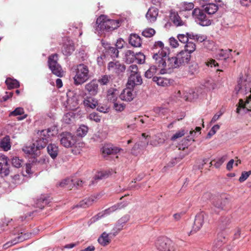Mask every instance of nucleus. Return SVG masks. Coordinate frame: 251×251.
Returning a JSON list of instances; mask_svg holds the SVG:
<instances>
[{
    "label": "nucleus",
    "instance_id": "1",
    "mask_svg": "<svg viewBox=\"0 0 251 251\" xmlns=\"http://www.w3.org/2000/svg\"><path fill=\"white\" fill-rule=\"evenodd\" d=\"M168 54L166 50H162L154 53L152 56L154 63L160 69V73L161 74L167 73L170 69L179 67L176 56L168 57Z\"/></svg>",
    "mask_w": 251,
    "mask_h": 251
},
{
    "label": "nucleus",
    "instance_id": "2",
    "mask_svg": "<svg viewBox=\"0 0 251 251\" xmlns=\"http://www.w3.org/2000/svg\"><path fill=\"white\" fill-rule=\"evenodd\" d=\"M90 78L89 70L88 66L84 64L77 65L76 74L74 77V84L75 85H80Z\"/></svg>",
    "mask_w": 251,
    "mask_h": 251
},
{
    "label": "nucleus",
    "instance_id": "3",
    "mask_svg": "<svg viewBox=\"0 0 251 251\" xmlns=\"http://www.w3.org/2000/svg\"><path fill=\"white\" fill-rule=\"evenodd\" d=\"M102 17H100L97 20L98 27L100 30L110 31L118 28L121 25V20L107 19L104 20Z\"/></svg>",
    "mask_w": 251,
    "mask_h": 251
},
{
    "label": "nucleus",
    "instance_id": "4",
    "mask_svg": "<svg viewBox=\"0 0 251 251\" xmlns=\"http://www.w3.org/2000/svg\"><path fill=\"white\" fill-rule=\"evenodd\" d=\"M58 54H52L48 57V65L53 74L58 77H62L63 72L61 65L58 63Z\"/></svg>",
    "mask_w": 251,
    "mask_h": 251
},
{
    "label": "nucleus",
    "instance_id": "5",
    "mask_svg": "<svg viewBox=\"0 0 251 251\" xmlns=\"http://www.w3.org/2000/svg\"><path fill=\"white\" fill-rule=\"evenodd\" d=\"M60 144L66 148L74 147L77 141L76 136L70 132H63L60 134Z\"/></svg>",
    "mask_w": 251,
    "mask_h": 251
},
{
    "label": "nucleus",
    "instance_id": "6",
    "mask_svg": "<svg viewBox=\"0 0 251 251\" xmlns=\"http://www.w3.org/2000/svg\"><path fill=\"white\" fill-rule=\"evenodd\" d=\"M172 244L171 241L164 237L158 238L155 243V247L159 251H174Z\"/></svg>",
    "mask_w": 251,
    "mask_h": 251
},
{
    "label": "nucleus",
    "instance_id": "7",
    "mask_svg": "<svg viewBox=\"0 0 251 251\" xmlns=\"http://www.w3.org/2000/svg\"><path fill=\"white\" fill-rule=\"evenodd\" d=\"M192 16L201 25L208 26L211 23V21L207 18L204 12L199 8H195L193 10Z\"/></svg>",
    "mask_w": 251,
    "mask_h": 251
},
{
    "label": "nucleus",
    "instance_id": "8",
    "mask_svg": "<svg viewBox=\"0 0 251 251\" xmlns=\"http://www.w3.org/2000/svg\"><path fill=\"white\" fill-rule=\"evenodd\" d=\"M107 69L111 73L119 75L125 71L126 67L124 63L119 61H113L108 63Z\"/></svg>",
    "mask_w": 251,
    "mask_h": 251
},
{
    "label": "nucleus",
    "instance_id": "9",
    "mask_svg": "<svg viewBox=\"0 0 251 251\" xmlns=\"http://www.w3.org/2000/svg\"><path fill=\"white\" fill-rule=\"evenodd\" d=\"M207 215L203 211L196 215L192 230L189 233V235L199 231L202 226Z\"/></svg>",
    "mask_w": 251,
    "mask_h": 251
},
{
    "label": "nucleus",
    "instance_id": "10",
    "mask_svg": "<svg viewBox=\"0 0 251 251\" xmlns=\"http://www.w3.org/2000/svg\"><path fill=\"white\" fill-rule=\"evenodd\" d=\"M9 164L7 157L3 154H0V174L2 176H7L9 174Z\"/></svg>",
    "mask_w": 251,
    "mask_h": 251
},
{
    "label": "nucleus",
    "instance_id": "11",
    "mask_svg": "<svg viewBox=\"0 0 251 251\" xmlns=\"http://www.w3.org/2000/svg\"><path fill=\"white\" fill-rule=\"evenodd\" d=\"M176 56L179 67L188 63L191 58V55L189 54V53L183 50L177 53Z\"/></svg>",
    "mask_w": 251,
    "mask_h": 251
},
{
    "label": "nucleus",
    "instance_id": "12",
    "mask_svg": "<svg viewBox=\"0 0 251 251\" xmlns=\"http://www.w3.org/2000/svg\"><path fill=\"white\" fill-rule=\"evenodd\" d=\"M119 97L121 100L126 101H131L135 97L133 90L130 88H126L123 90Z\"/></svg>",
    "mask_w": 251,
    "mask_h": 251
},
{
    "label": "nucleus",
    "instance_id": "13",
    "mask_svg": "<svg viewBox=\"0 0 251 251\" xmlns=\"http://www.w3.org/2000/svg\"><path fill=\"white\" fill-rule=\"evenodd\" d=\"M142 79L140 73L130 74L128 79L127 84L133 88L135 85H141Z\"/></svg>",
    "mask_w": 251,
    "mask_h": 251
},
{
    "label": "nucleus",
    "instance_id": "14",
    "mask_svg": "<svg viewBox=\"0 0 251 251\" xmlns=\"http://www.w3.org/2000/svg\"><path fill=\"white\" fill-rule=\"evenodd\" d=\"M38 132H40V135L44 136L50 141L51 137L57 134L58 129L56 126H52L47 129H43Z\"/></svg>",
    "mask_w": 251,
    "mask_h": 251
},
{
    "label": "nucleus",
    "instance_id": "15",
    "mask_svg": "<svg viewBox=\"0 0 251 251\" xmlns=\"http://www.w3.org/2000/svg\"><path fill=\"white\" fill-rule=\"evenodd\" d=\"M98 84L96 80H93L86 84L85 88L90 95L95 96L98 92Z\"/></svg>",
    "mask_w": 251,
    "mask_h": 251
},
{
    "label": "nucleus",
    "instance_id": "16",
    "mask_svg": "<svg viewBox=\"0 0 251 251\" xmlns=\"http://www.w3.org/2000/svg\"><path fill=\"white\" fill-rule=\"evenodd\" d=\"M128 42L132 46L138 48L141 47L142 40L141 37L137 34L132 33L128 38Z\"/></svg>",
    "mask_w": 251,
    "mask_h": 251
},
{
    "label": "nucleus",
    "instance_id": "17",
    "mask_svg": "<svg viewBox=\"0 0 251 251\" xmlns=\"http://www.w3.org/2000/svg\"><path fill=\"white\" fill-rule=\"evenodd\" d=\"M158 14V9L154 7H151L148 10L146 14L147 19L151 22H154L156 21Z\"/></svg>",
    "mask_w": 251,
    "mask_h": 251
},
{
    "label": "nucleus",
    "instance_id": "18",
    "mask_svg": "<svg viewBox=\"0 0 251 251\" xmlns=\"http://www.w3.org/2000/svg\"><path fill=\"white\" fill-rule=\"evenodd\" d=\"M39 135L38 139L37 140L35 143V146L37 150H40L45 147L47 144L49 142V139L47 138L42 135H40V132H38Z\"/></svg>",
    "mask_w": 251,
    "mask_h": 251
},
{
    "label": "nucleus",
    "instance_id": "19",
    "mask_svg": "<svg viewBox=\"0 0 251 251\" xmlns=\"http://www.w3.org/2000/svg\"><path fill=\"white\" fill-rule=\"evenodd\" d=\"M74 50V45L73 42L70 40L63 45L62 49L63 53L66 56L71 55Z\"/></svg>",
    "mask_w": 251,
    "mask_h": 251
},
{
    "label": "nucleus",
    "instance_id": "20",
    "mask_svg": "<svg viewBox=\"0 0 251 251\" xmlns=\"http://www.w3.org/2000/svg\"><path fill=\"white\" fill-rule=\"evenodd\" d=\"M47 151L51 158L54 159L58 154V147L54 144L50 143L47 146Z\"/></svg>",
    "mask_w": 251,
    "mask_h": 251
},
{
    "label": "nucleus",
    "instance_id": "21",
    "mask_svg": "<svg viewBox=\"0 0 251 251\" xmlns=\"http://www.w3.org/2000/svg\"><path fill=\"white\" fill-rule=\"evenodd\" d=\"M226 200L222 198L215 199L213 202V206L217 210H215L216 213H218L220 210L224 209L226 204Z\"/></svg>",
    "mask_w": 251,
    "mask_h": 251
},
{
    "label": "nucleus",
    "instance_id": "22",
    "mask_svg": "<svg viewBox=\"0 0 251 251\" xmlns=\"http://www.w3.org/2000/svg\"><path fill=\"white\" fill-rule=\"evenodd\" d=\"M96 198L94 196H91L88 198H86L81 201L76 206V207L87 208L91 205L95 201Z\"/></svg>",
    "mask_w": 251,
    "mask_h": 251
},
{
    "label": "nucleus",
    "instance_id": "23",
    "mask_svg": "<svg viewBox=\"0 0 251 251\" xmlns=\"http://www.w3.org/2000/svg\"><path fill=\"white\" fill-rule=\"evenodd\" d=\"M120 149L112 146H105L102 149V152L104 156L106 155L116 154L120 151Z\"/></svg>",
    "mask_w": 251,
    "mask_h": 251
},
{
    "label": "nucleus",
    "instance_id": "24",
    "mask_svg": "<svg viewBox=\"0 0 251 251\" xmlns=\"http://www.w3.org/2000/svg\"><path fill=\"white\" fill-rule=\"evenodd\" d=\"M111 233L108 234L105 232H103L98 239L99 243L102 246H106L108 245L111 242V239L109 237Z\"/></svg>",
    "mask_w": 251,
    "mask_h": 251
},
{
    "label": "nucleus",
    "instance_id": "25",
    "mask_svg": "<svg viewBox=\"0 0 251 251\" xmlns=\"http://www.w3.org/2000/svg\"><path fill=\"white\" fill-rule=\"evenodd\" d=\"M83 104L87 108H91L94 109L96 108L98 104V100L91 97H87L83 100Z\"/></svg>",
    "mask_w": 251,
    "mask_h": 251
},
{
    "label": "nucleus",
    "instance_id": "26",
    "mask_svg": "<svg viewBox=\"0 0 251 251\" xmlns=\"http://www.w3.org/2000/svg\"><path fill=\"white\" fill-rule=\"evenodd\" d=\"M232 50L231 49H228L224 50L223 49H221L219 50L218 52L217 53L216 56L217 58L221 60H226L227 58H228L231 56V52Z\"/></svg>",
    "mask_w": 251,
    "mask_h": 251
},
{
    "label": "nucleus",
    "instance_id": "27",
    "mask_svg": "<svg viewBox=\"0 0 251 251\" xmlns=\"http://www.w3.org/2000/svg\"><path fill=\"white\" fill-rule=\"evenodd\" d=\"M152 80L158 85L163 87L167 86L170 84V79L160 76H154L152 78Z\"/></svg>",
    "mask_w": 251,
    "mask_h": 251
},
{
    "label": "nucleus",
    "instance_id": "28",
    "mask_svg": "<svg viewBox=\"0 0 251 251\" xmlns=\"http://www.w3.org/2000/svg\"><path fill=\"white\" fill-rule=\"evenodd\" d=\"M170 16L171 20L176 26H180L183 25V22L177 13L171 10Z\"/></svg>",
    "mask_w": 251,
    "mask_h": 251
},
{
    "label": "nucleus",
    "instance_id": "29",
    "mask_svg": "<svg viewBox=\"0 0 251 251\" xmlns=\"http://www.w3.org/2000/svg\"><path fill=\"white\" fill-rule=\"evenodd\" d=\"M136 53L131 50H127L125 53V59L127 63H132L135 60Z\"/></svg>",
    "mask_w": 251,
    "mask_h": 251
},
{
    "label": "nucleus",
    "instance_id": "30",
    "mask_svg": "<svg viewBox=\"0 0 251 251\" xmlns=\"http://www.w3.org/2000/svg\"><path fill=\"white\" fill-rule=\"evenodd\" d=\"M218 7L215 3H208L204 6V10L209 15L214 14L218 10Z\"/></svg>",
    "mask_w": 251,
    "mask_h": 251
},
{
    "label": "nucleus",
    "instance_id": "31",
    "mask_svg": "<svg viewBox=\"0 0 251 251\" xmlns=\"http://www.w3.org/2000/svg\"><path fill=\"white\" fill-rule=\"evenodd\" d=\"M158 69H160L158 68V65L155 64L150 67V68L145 72V76L148 78H153L154 75L156 73Z\"/></svg>",
    "mask_w": 251,
    "mask_h": 251
},
{
    "label": "nucleus",
    "instance_id": "32",
    "mask_svg": "<svg viewBox=\"0 0 251 251\" xmlns=\"http://www.w3.org/2000/svg\"><path fill=\"white\" fill-rule=\"evenodd\" d=\"M50 202V200L44 196H42L37 200L36 206L40 209H43L44 206Z\"/></svg>",
    "mask_w": 251,
    "mask_h": 251
},
{
    "label": "nucleus",
    "instance_id": "33",
    "mask_svg": "<svg viewBox=\"0 0 251 251\" xmlns=\"http://www.w3.org/2000/svg\"><path fill=\"white\" fill-rule=\"evenodd\" d=\"M118 95V91L115 89H110L107 92V99L108 100L113 103L116 101L117 96Z\"/></svg>",
    "mask_w": 251,
    "mask_h": 251
},
{
    "label": "nucleus",
    "instance_id": "34",
    "mask_svg": "<svg viewBox=\"0 0 251 251\" xmlns=\"http://www.w3.org/2000/svg\"><path fill=\"white\" fill-rule=\"evenodd\" d=\"M5 83L8 89L17 88L20 86V84L18 81L16 79H12L11 78H7L5 80Z\"/></svg>",
    "mask_w": 251,
    "mask_h": 251
},
{
    "label": "nucleus",
    "instance_id": "35",
    "mask_svg": "<svg viewBox=\"0 0 251 251\" xmlns=\"http://www.w3.org/2000/svg\"><path fill=\"white\" fill-rule=\"evenodd\" d=\"M0 146L5 151L10 150L11 146L10 144V138L8 136H6L2 139L0 143Z\"/></svg>",
    "mask_w": 251,
    "mask_h": 251
},
{
    "label": "nucleus",
    "instance_id": "36",
    "mask_svg": "<svg viewBox=\"0 0 251 251\" xmlns=\"http://www.w3.org/2000/svg\"><path fill=\"white\" fill-rule=\"evenodd\" d=\"M37 150L35 144H33L30 146L24 147L23 149V151L27 154L33 155L35 154V151Z\"/></svg>",
    "mask_w": 251,
    "mask_h": 251
},
{
    "label": "nucleus",
    "instance_id": "37",
    "mask_svg": "<svg viewBox=\"0 0 251 251\" xmlns=\"http://www.w3.org/2000/svg\"><path fill=\"white\" fill-rule=\"evenodd\" d=\"M88 128L87 126L82 125L77 129L76 135L77 136L83 137L85 136L88 132Z\"/></svg>",
    "mask_w": 251,
    "mask_h": 251
},
{
    "label": "nucleus",
    "instance_id": "38",
    "mask_svg": "<svg viewBox=\"0 0 251 251\" xmlns=\"http://www.w3.org/2000/svg\"><path fill=\"white\" fill-rule=\"evenodd\" d=\"M107 53L112 58H117L119 55V50L118 49L114 47H108L107 50Z\"/></svg>",
    "mask_w": 251,
    "mask_h": 251
},
{
    "label": "nucleus",
    "instance_id": "39",
    "mask_svg": "<svg viewBox=\"0 0 251 251\" xmlns=\"http://www.w3.org/2000/svg\"><path fill=\"white\" fill-rule=\"evenodd\" d=\"M194 4L192 2H184L180 4V8L182 11H189L194 8Z\"/></svg>",
    "mask_w": 251,
    "mask_h": 251
},
{
    "label": "nucleus",
    "instance_id": "40",
    "mask_svg": "<svg viewBox=\"0 0 251 251\" xmlns=\"http://www.w3.org/2000/svg\"><path fill=\"white\" fill-rule=\"evenodd\" d=\"M196 50V45L192 42L189 41L185 45V50L184 51H187L191 53L194 51Z\"/></svg>",
    "mask_w": 251,
    "mask_h": 251
},
{
    "label": "nucleus",
    "instance_id": "41",
    "mask_svg": "<svg viewBox=\"0 0 251 251\" xmlns=\"http://www.w3.org/2000/svg\"><path fill=\"white\" fill-rule=\"evenodd\" d=\"M27 237L28 235H27L25 233L23 234L22 232H21V234H19L15 239L11 241V244L15 245L19 242H23L26 240Z\"/></svg>",
    "mask_w": 251,
    "mask_h": 251
},
{
    "label": "nucleus",
    "instance_id": "42",
    "mask_svg": "<svg viewBox=\"0 0 251 251\" xmlns=\"http://www.w3.org/2000/svg\"><path fill=\"white\" fill-rule=\"evenodd\" d=\"M226 156H223L221 158H218L216 161L213 160L211 161V164L213 165V163H214L213 165L216 168H219L222 164L226 160Z\"/></svg>",
    "mask_w": 251,
    "mask_h": 251
},
{
    "label": "nucleus",
    "instance_id": "43",
    "mask_svg": "<svg viewBox=\"0 0 251 251\" xmlns=\"http://www.w3.org/2000/svg\"><path fill=\"white\" fill-rule=\"evenodd\" d=\"M23 161L20 159L18 157H13L11 159V163L12 165L16 168H20L22 166Z\"/></svg>",
    "mask_w": 251,
    "mask_h": 251
},
{
    "label": "nucleus",
    "instance_id": "44",
    "mask_svg": "<svg viewBox=\"0 0 251 251\" xmlns=\"http://www.w3.org/2000/svg\"><path fill=\"white\" fill-rule=\"evenodd\" d=\"M155 33V31L153 28H147L142 31V35L147 38L153 36Z\"/></svg>",
    "mask_w": 251,
    "mask_h": 251
},
{
    "label": "nucleus",
    "instance_id": "45",
    "mask_svg": "<svg viewBox=\"0 0 251 251\" xmlns=\"http://www.w3.org/2000/svg\"><path fill=\"white\" fill-rule=\"evenodd\" d=\"M135 60L138 64H142L145 62V55L142 52H139L136 53Z\"/></svg>",
    "mask_w": 251,
    "mask_h": 251
},
{
    "label": "nucleus",
    "instance_id": "46",
    "mask_svg": "<svg viewBox=\"0 0 251 251\" xmlns=\"http://www.w3.org/2000/svg\"><path fill=\"white\" fill-rule=\"evenodd\" d=\"M198 66L196 63L192 64L189 67L188 73L190 75H194L198 72Z\"/></svg>",
    "mask_w": 251,
    "mask_h": 251
},
{
    "label": "nucleus",
    "instance_id": "47",
    "mask_svg": "<svg viewBox=\"0 0 251 251\" xmlns=\"http://www.w3.org/2000/svg\"><path fill=\"white\" fill-rule=\"evenodd\" d=\"M126 105L124 103H120L117 101L113 103V108L117 111L121 112L123 111Z\"/></svg>",
    "mask_w": 251,
    "mask_h": 251
},
{
    "label": "nucleus",
    "instance_id": "48",
    "mask_svg": "<svg viewBox=\"0 0 251 251\" xmlns=\"http://www.w3.org/2000/svg\"><path fill=\"white\" fill-rule=\"evenodd\" d=\"M111 77L108 75H104L98 80L99 82L101 85H107L109 82Z\"/></svg>",
    "mask_w": 251,
    "mask_h": 251
},
{
    "label": "nucleus",
    "instance_id": "49",
    "mask_svg": "<svg viewBox=\"0 0 251 251\" xmlns=\"http://www.w3.org/2000/svg\"><path fill=\"white\" fill-rule=\"evenodd\" d=\"M177 38L178 39L179 41L183 44H186L189 42L188 37L187 36V34L186 35L184 34H178L177 36Z\"/></svg>",
    "mask_w": 251,
    "mask_h": 251
},
{
    "label": "nucleus",
    "instance_id": "50",
    "mask_svg": "<svg viewBox=\"0 0 251 251\" xmlns=\"http://www.w3.org/2000/svg\"><path fill=\"white\" fill-rule=\"evenodd\" d=\"M24 113V110L22 107H18L16 108L14 111L11 112L10 114V116H18L21 115Z\"/></svg>",
    "mask_w": 251,
    "mask_h": 251
},
{
    "label": "nucleus",
    "instance_id": "51",
    "mask_svg": "<svg viewBox=\"0 0 251 251\" xmlns=\"http://www.w3.org/2000/svg\"><path fill=\"white\" fill-rule=\"evenodd\" d=\"M220 129V126L219 125H214L210 129L207 134V138H210L212 136L214 135L217 131Z\"/></svg>",
    "mask_w": 251,
    "mask_h": 251
},
{
    "label": "nucleus",
    "instance_id": "52",
    "mask_svg": "<svg viewBox=\"0 0 251 251\" xmlns=\"http://www.w3.org/2000/svg\"><path fill=\"white\" fill-rule=\"evenodd\" d=\"M251 174V171H249L248 172H243L242 173L241 176L239 177V181L240 182H244L248 178V177L250 176Z\"/></svg>",
    "mask_w": 251,
    "mask_h": 251
},
{
    "label": "nucleus",
    "instance_id": "53",
    "mask_svg": "<svg viewBox=\"0 0 251 251\" xmlns=\"http://www.w3.org/2000/svg\"><path fill=\"white\" fill-rule=\"evenodd\" d=\"M185 134V130L184 129H181L179 131H177L173 136L171 137L172 141H175L176 139L181 137Z\"/></svg>",
    "mask_w": 251,
    "mask_h": 251
},
{
    "label": "nucleus",
    "instance_id": "54",
    "mask_svg": "<svg viewBox=\"0 0 251 251\" xmlns=\"http://www.w3.org/2000/svg\"><path fill=\"white\" fill-rule=\"evenodd\" d=\"M89 118L91 120H93L96 122H100V117L95 112H93L89 115Z\"/></svg>",
    "mask_w": 251,
    "mask_h": 251
},
{
    "label": "nucleus",
    "instance_id": "55",
    "mask_svg": "<svg viewBox=\"0 0 251 251\" xmlns=\"http://www.w3.org/2000/svg\"><path fill=\"white\" fill-rule=\"evenodd\" d=\"M130 219V216L128 215H126L122 217L121 218H120L118 222H119L120 224H122L123 226H124L126 223Z\"/></svg>",
    "mask_w": 251,
    "mask_h": 251
},
{
    "label": "nucleus",
    "instance_id": "56",
    "mask_svg": "<svg viewBox=\"0 0 251 251\" xmlns=\"http://www.w3.org/2000/svg\"><path fill=\"white\" fill-rule=\"evenodd\" d=\"M169 43H170V45L173 48H174L177 47L179 45L177 40L176 38H175L174 37H173L170 38Z\"/></svg>",
    "mask_w": 251,
    "mask_h": 251
},
{
    "label": "nucleus",
    "instance_id": "57",
    "mask_svg": "<svg viewBox=\"0 0 251 251\" xmlns=\"http://www.w3.org/2000/svg\"><path fill=\"white\" fill-rule=\"evenodd\" d=\"M128 71L130 72V74L139 73L138 71V67L136 65H130L128 69Z\"/></svg>",
    "mask_w": 251,
    "mask_h": 251
},
{
    "label": "nucleus",
    "instance_id": "58",
    "mask_svg": "<svg viewBox=\"0 0 251 251\" xmlns=\"http://www.w3.org/2000/svg\"><path fill=\"white\" fill-rule=\"evenodd\" d=\"M154 47H159L160 48V50L159 51H161L162 50H166L168 52H169V50L167 49L164 48V44L162 42L158 41L157 42H156L154 44Z\"/></svg>",
    "mask_w": 251,
    "mask_h": 251
},
{
    "label": "nucleus",
    "instance_id": "59",
    "mask_svg": "<svg viewBox=\"0 0 251 251\" xmlns=\"http://www.w3.org/2000/svg\"><path fill=\"white\" fill-rule=\"evenodd\" d=\"M124 226L122 224H120L119 222H117L114 228V230L116 231V233H114L113 235L115 236L120 231H121L123 227Z\"/></svg>",
    "mask_w": 251,
    "mask_h": 251
},
{
    "label": "nucleus",
    "instance_id": "60",
    "mask_svg": "<svg viewBox=\"0 0 251 251\" xmlns=\"http://www.w3.org/2000/svg\"><path fill=\"white\" fill-rule=\"evenodd\" d=\"M13 95V93L12 92H6L5 95L3 96L2 98V100L3 101H6L9 98H11Z\"/></svg>",
    "mask_w": 251,
    "mask_h": 251
},
{
    "label": "nucleus",
    "instance_id": "61",
    "mask_svg": "<svg viewBox=\"0 0 251 251\" xmlns=\"http://www.w3.org/2000/svg\"><path fill=\"white\" fill-rule=\"evenodd\" d=\"M206 39V36L201 34H196L195 35V41L198 42H202L204 41Z\"/></svg>",
    "mask_w": 251,
    "mask_h": 251
},
{
    "label": "nucleus",
    "instance_id": "62",
    "mask_svg": "<svg viewBox=\"0 0 251 251\" xmlns=\"http://www.w3.org/2000/svg\"><path fill=\"white\" fill-rule=\"evenodd\" d=\"M206 65L210 67H216L218 66V63L214 59H209L206 62Z\"/></svg>",
    "mask_w": 251,
    "mask_h": 251
},
{
    "label": "nucleus",
    "instance_id": "63",
    "mask_svg": "<svg viewBox=\"0 0 251 251\" xmlns=\"http://www.w3.org/2000/svg\"><path fill=\"white\" fill-rule=\"evenodd\" d=\"M125 41L122 39H119L117 40L116 46L117 49H122L124 47Z\"/></svg>",
    "mask_w": 251,
    "mask_h": 251
},
{
    "label": "nucleus",
    "instance_id": "64",
    "mask_svg": "<svg viewBox=\"0 0 251 251\" xmlns=\"http://www.w3.org/2000/svg\"><path fill=\"white\" fill-rule=\"evenodd\" d=\"M245 105H246V109L248 111H251V98H249L245 101Z\"/></svg>",
    "mask_w": 251,
    "mask_h": 251
}]
</instances>
